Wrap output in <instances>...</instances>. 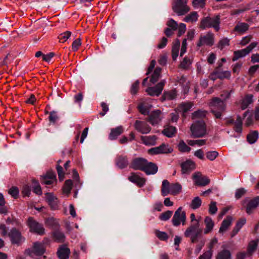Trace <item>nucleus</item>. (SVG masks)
<instances>
[{
    "instance_id": "nucleus-1",
    "label": "nucleus",
    "mask_w": 259,
    "mask_h": 259,
    "mask_svg": "<svg viewBox=\"0 0 259 259\" xmlns=\"http://www.w3.org/2000/svg\"><path fill=\"white\" fill-rule=\"evenodd\" d=\"M221 16L220 15L213 17H205L203 18L200 22L199 28L202 30L212 28L218 32L220 29Z\"/></svg>"
},
{
    "instance_id": "nucleus-2",
    "label": "nucleus",
    "mask_w": 259,
    "mask_h": 259,
    "mask_svg": "<svg viewBox=\"0 0 259 259\" xmlns=\"http://www.w3.org/2000/svg\"><path fill=\"white\" fill-rule=\"evenodd\" d=\"M190 131L191 137L194 138H199L205 136L207 134L205 122L202 120L194 122L191 125Z\"/></svg>"
},
{
    "instance_id": "nucleus-3",
    "label": "nucleus",
    "mask_w": 259,
    "mask_h": 259,
    "mask_svg": "<svg viewBox=\"0 0 259 259\" xmlns=\"http://www.w3.org/2000/svg\"><path fill=\"white\" fill-rule=\"evenodd\" d=\"M199 226L200 224L198 223H196V224H191L184 233L185 236L190 238L191 242L193 243H197L198 241V238L202 235V229Z\"/></svg>"
},
{
    "instance_id": "nucleus-4",
    "label": "nucleus",
    "mask_w": 259,
    "mask_h": 259,
    "mask_svg": "<svg viewBox=\"0 0 259 259\" xmlns=\"http://www.w3.org/2000/svg\"><path fill=\"white\" fill-rule=\"evenodd\" d=\"M211 111L216 118H221L222 113L225 110V103L220 98L215 97L211 99L210 103Z\"/></svg>"
},
{
    "instance_id": "nucleus-5",
    "label": "nucleus",
    "mask_w": 259,
    "mask_h": 259,
    "mask_svg": "<svg viewBox=\"0 0 259 259\" xmlns=\"http://www.w3.org/2000/svg\"><path fill=\"white\" fill-rule=\"evenodd\" d=\"M188 0H176L172 5V10L178 15H184L190 11L187 6Z\"/></svg>"
},
{
    "instance_id": "nucleus-6",
    "label": "nucleus",
    "mask_w": 259,
    "mask_h": 259,
    "mask_svg": "<svg viewBox=\"0 0 259 259\" xmlns=\"http://www.w3.org/2000/svg\"><path fill=\"white\" fill-rule=\"evenodd\" d=\"M182 207H180L175 212L172 218V225L175 227L179 226L181 224L183 226L186 224V215Z\"/></svg>"
},
{
    "instance_id": "nucleus-7",
    "label": "nucleus",
    "mask_w": 259,
    "mask_h": 259,
    "mask_svg": "<svg viewBox=\"0 0 259 259\" xmlns=\"http://www.w3.org/2000/svg\"><path fill=\"white\" fill-rule=\"evenodd\" d=\"M214 34L211 32H208L205 35H200L197 46L199 48L203 46L211 47L214 45Z\"/></svg>"
},
{
    "instance_id": "nucleus-8",
    "label": "nucleus",
    "mask_w": 259,
    "mask_h": 259,
    "mask_svg": "<svg viewBox=\"0 0 259 259\" xmlns=\"http://www.w3.org/2000/svg\"><path fill=\"white\" fill-rule=\"evenodd\" d=\"M257 44L258 43L257 42H252L246 48L234 51L233 53L232 61H236L238 59L245 57L247 54H248L255 47H256Z\"/></svg>"
},
{
    "instance_id": "nucleus-9",
    "label": "nucleus",
    "mask_w": 259,
    "mask_h": 259,
    "mask_svg": "<svg viewBox=\"0 0 259 259\" xmlns=\"http://www.w3.org/2000/svg\"><path fill=\"white\" fill-rule=\"evenodd\" d=\"M242 205H246V211L248 214H250L252 209L255 208L259 204V197L256 196L253 199L249 198H245L242 202Z\"/></svg>"
},
{
    "instance_id": "nucleus-10",
    "label": "nucleus",
    "mask_w": 259,
    "mask_h": 259,
    "mask_svg": "<svg viewBox=\"0 0 259 259\" xmlns=\"http://www.w3.org/2000/svg\"><path fill=\"white\" fill-rule=\"evenodd\" d=\"M8 235L13 244H16L19 245L24 241V238L21 235V233L15 228L11 229L9 232Z\"/></svg>"
},
{
    "instance_id": "nucleus-11",
    "label": "nucleus",
    "mask_w": 259,
    "mask_h": 259,
    "mask_svg": "<svg viewBox=\"0 0 259 259\" xmlns=\"http://www.w3.org/2000/svg\"><path fill=\"white\" fill-rule=\"evenodd\" d=\"M28 225L31 232H35L39 235H43L44 234L45 229L42 225L37 223L33 218H29Z\"/></svg>"
},
{
    "instance_id": "nucleus-12",
    "label": "nucleus",
    "mask_w": 259,
    "mask_h": 259,
    "mask_svg": "<svg viewBox=\"0 0 259 259\" xmlns=\"http://www.w3.org/2000/svg\"><path fill=\"white\" fill-rule=\"evenodd\" d=\"M165 82V80H162L158 83L155 86L153 87H148L146 89V92L150 96H158L161 93Z\"/></svg>"
},
{
    "instance_id": "nucleus-13",
    "label": "nucleus",
    "mask_w": 259,
    "mask_h": 259,
    "mask_svg": "<svg viewBox=\"0 0 259 259\" xmlns=\"http://www.w3.org/2000/svg\"><path fill=\"white\" fill-rule=\"evenodd\" d=\"M161 112L159 110L152 111L148 116L147 120L152 125L158 124L162 119Z\"/></svg>"
},
{
    "instance_id": "nucleus-14",
    "label": "nucleus",
    "mask_w": 259,
    "mask_h": 259,
    "mask_svg": "<svg viewBox=\"0 0 259 259\" xmlns=\"http://www.w3.org/2000/svg\"><path fill=\"white\" fill-rule=\"evenodd\" d=\"M135 128L142 134L149 133L151 130V127L145 122L136 120L134 124Z\"/></svg>"
},
{
    "instance_id": "nucleus-15",
    "label": "nucleus",
    "mask_w": 259,
    "mask_h": 259,
    "mask_svg": "<svg viewBox=\"0 0 259 259\" xmlns=\"http://www.w3.org/2000/svg\"><path fill=\"white\" fill-rule=\"evenodd\" d=\"M26 251L31 256H33L34 255H40L44 253L45 248L43 244L38 242H35L34 243L32 249H28Z\"/></svg>"
},
{
    "instance_id": "nucleus-16",
    "label": "nucleus",
    "mask_w": 259,
    "mask_h": 259,
    "mask_svg": "<svg viewBox=\"0 0 259 259\" xmlns=\"http://www.w3.org/2000/svg\"><path fill=\"white\" fill-rule=\"evenodd\" d=\"M253 95L247 94L239 102H236V105H239L241 110H245L253 102Z\"/></svg>"
},
{
    "instance_id": "nucleus-17",
    "label": "nucleus",
    "mask_w": 259,
    "mask_h": 259,
    "mask_svg": "<svg viewBox=\"0 0 259 259\" xmlns=\"http://www.w3.org/2000/svg\"><path fill=\"white\" fill-rule=\"evenodd\" d=\"M128 179L130 182L136 184L140 188L145 185L146 181L145 178L141 177L138 174L135 172H132Z\"/></svg>"
},
{
    "instance_id": "nucleus-18",
    "label": "nucleus",
    "mask_w": 259,
    "mask_h": 259,
    "mask_svg": "<svg viewBox=\"0 0 259 259\" xmlns=\"http://www.w3.org/2000/svg\"><path fill=\"white\" fill-rule=\"evenodd\" d=\"M56 181V175L52 170H49L46 174L41 178V183L47 185H50Z\"/></svg>"
},
{
    "instance_id": "nucleus-19",
    "label": "nucleus",
    "mask_w": 259,
    "mask_h": 259,
    "mask_svg": "<svg viewBox=\"0 0 259 259\" xmlns=\"http://www.w3.org/2000/svg\"><path fill=\"white\" fill-rule=\"evenodd\" d=\"M147 160L143 158H136L132 161L130 167L135 170L143 171Z\"/></svg>"
},
{
    "instance_id": "nucleus-20",
    "label": "nucleus",
    "mask_w": 259,
    "mask_h": 259,
    "mask_svg": "<svg viewBox=\"0 0 259 259\" xmlns=\"http://www.w3.org/2000/svg\"><path fill=\"white\" fill-rule=\"evenodd\" d=\"M46 200L52 209L56 210L58 209V200L53 194L47 193L46 194Z\"/></svg>"
},
{
    "instance_id": "nucleus-21",
    "label": "nucleus",
    "mask_w": 259,
    "mask_h": 259,
    "mask_svg": "<svg viewBox=\"0 0 259 259\" xmlns=\"http://www.w3.org/2000/svg\"><path fill=\"white\" fill-rule=\"evenodd\" d=\"M193 105L194 104L191 102H183L178 106L177 110L182 113V116L184 117H186V113L190 111Z\"/></svg>"
},
{
    "instance_id": "nucleus-22",
    "label": "nucleus",
    "mask_w": 259,
    "mask_h": 259,
    "mask_svg": "<svg viewBox=\"0 0 259 259\" xmlns=\"http://www.w3.org/2000/svg\"><path fill=\"white\" fill-rule=\"evenodd\" d=\"M158 171L157 165L153 162L146 161L144 168L143 170L146 175H154Z\"/></svg>"
},
{
    "instance_id": "nucleus-23",
    "label": "nucleus",
    "mask_w": 259,
    "mask_h": 259,
    "mask_svg": "<svg viewBox=\"0 0 259 259\" xmlns=\"http://www.w3.org/2000/svg\"><path fill=\"white\" fill-rule=\"evenodd\" d=\"M195 184L198 186H205L208 184L210 180L206 177L202 176L200 173H196L193 176Z\"/></svg>"
},
{
    "instance_id": "nucleus-24",
    "label": "nucleus",
    "mask_w": 259,
    "mask_h": 259,
    "mask_svg": "<svg viewBox=\"0 0 259 259\" xmlns=\"http://www.w3.org/2000/svg\"><path fill=\"white\" fill-rule=\"evenodd\" d=\"M181 166L182 173L188 174L195 168V164L192 161L188 160L182 163Z\"/></svg>"
},
{
    "instance_id": "nucleus-25",
    "label": "nucleus",
    "mask_w": 259,
    "mask_h": 259,
    "mask_svg": "<svg viewBox=\"0 0 259 259\" xmlns=\"http://www.w3.org/2000/svg\"><path fill=\"white\" fill-rule=\"evenodd\" d=\"M151 105L146 101H141L137 106L139 111L143 115H148Z\"/></svg>"
},
{
    "instance_id": "nucleus-26",
    "label": "nucleus",
    "mask_w": 259,
    "mask_h": 259,
    "mask_svg": "<svg viewBox=\"0 0 259 259\" xmlns=\"http://www.w3.org/2000/svg\"><path fill=\"white\" fill-rule=\"evenodd\" d=\"M242 119L240 115H238L233 123V130L239 135H240L242 132Z\"/></svg>"
},
{
    "instance_id": "nucleus-27",
    "label": "nucleus",
    "mask_w": 259,
    "mask_h": 259,
    "mask_svg": "<svg viewBox=\"0 0 259 259\" xmlns=\"http://www.w3.org/2000/svg\"><path fill=\"white\" fill-rule=\"evenodd\" d=\"M233 220V218L231 216L228 215L222 223L221 226L219 229V232L223 233L226 232L229 227L231 225Z\"/></svg>"
},
{
    "instance_id": "nucleus-28",
    "label": "nucleus",
    "mask_w": 259,
    "mask_h": 259,
    "mask_svg": "<svg viewBox=\"0 0 259 259\" xmlns=\"http://www.w3.org/2000/svg\"><path fill=\"white\" fill-rule=\"evenodd\" d=\"M245 223L246 219L245 218H241L238 220L235 226L230 234L231 238L235 236L238 233V232L239 231L242 226L245 224Z\"/></svg>"
},
{
    "instance_id": "nucleus-29",
    "label": "nucleus",
    "mask_w": 259,
    "mask_h": 259,
    "mask_svg": "<svg viewBox=\"0 0 259 259\" xmlns=\"http://www.w3.org/2000/svg\"><path fill=\"white\" fill-rule=\"evenodd\" d=\"M258 245V241L257 240H252L250 241L247 245V249L245 252L247 253L248 255L252 257V254L255 251Z\"/></svg>"
},
{
    "instance_id": "nucleus-30",
    "label": "nucleus",
    "mask_w": 259,
    "mask_h": 259,
    "mask_svg": "<svg viewBox=\"0 0 259 259\" xmlns=\"http://www.w3.org/2000/svg\"><path fill=\"white\" fill-rule=\"evenodd\" d=\"M177 131V128L175 126L167 125L164 127L162 133L167 137L171 138L175 136Z\"/></svg>"
},
{
    "instance_id": "nucleus-31",
    "label": "nucleus",
    "mask_w": 259,
    "mask_h": 259,
    "mask_svg": "<svg viewBox=\"0 0 259 259\" xmlns=\"http://www.w3.org/2000/svg\"><path fill=\"white\" fill-rule=\"evenodd\" d=\"M171 184L167 180L162 181L161 187V193L163 196H167L170 193Z\"/></svg>"
},
{
    "instance_id": "nucleus-32",
    "label": "nucleus",
    "mask_w": 259,
    "mask_h": 259,
    "mask_svg": "<svg viewBox=\"0 0 259 259\" xmlns=\"http://www.w3.org/2000/svg\"><path fill=\"white\" fill-rule=\"evenodd\" d=\"M141 139L143 143L146 145H154L156 143L157 138L155 135L141 136Z\"/></svg>"
},
{
    "instance_id": "nucleus-33",
    "label": "nucleus",
    "mask_w": 259,
    "mask_h": 259,
    "mask_svg": "<svg viewBox=\"0 0 259 259\" xmlns=\"http://www.w3.org/2000/svg\"><path fill=\"white\" fill-rule=\"evenodd\" d=\"M205 229H204V234H207L211 232L214 227V222L209 217H206L204 219Z\"/></svg>"
},
{
    "instance_id": "nucleus-34",
    "label": "nucleus",
    "mask_w": 259,
    "mask_h": 259,
    "mask_svg": "<svg viewBox=\"0 0 259 259\" xmlns=\"http://www.w3.org/2000/svg\"><path fill=\"white\" fill-rule=\"evenodd\" d=\"M46 223L47 226L51 228L54 231L58 230L59 228L58 221L53 218L48 219Z\"/></svg>"
},
{
    "instance_id": "nucleus-35",
    "label": "nucleus",
    "mask_w": 259,
    "mask_h": 259,
    "mask_svg": "<svg viewBox=\"0 0 259 259\" xmlns=\"http://www.w3.org/2000/svg\"><path fill=\"white\" fill-rule=\"evenodd\" d=\"M123 132V127L121 126L112 128L109 135V139L111 140L116 139Z\"/></svg>"
},
{
    "instance_id": "nucleus-36",
    "label": "nucleus",
    "mask_w": 259,
    "mask_h": 259,
    "mask_svg": "<svg viewBox=\"0 0 259 259\" xmlns=\"http://www.w3.org/2000/svg\"><path fill=\"white\" fill-rule=\"evenodd\" d=\"M177 91L175 89L168 92H165L161 97L162 101L171 100L175 99L177 97Z\"/></svg>"
},
{
    "instance_id": "nucleus-37",
    "label": "nucleus",
    "mask_w": 259,
    "mask_h": 259,
    "mask_svg": "<svg viewBox=\"0 0 259 259\" xmlns=\"http://www.w3.org/2000/svg\"><path fill=\"white\" fill-rule=\"evenodd\" d=\"M249 26L245 23H239L234 28L233 31L242 34L248 29Z\"/></svg>"
},
{
    "instance_id": "nucleus-38",
    "label": "nucleus",
    "mask_w": 259,
    "mask_h": 259,
    "mask_svg": "<svg viewBox=\"0 0 259 259\" xmlns=\"http://www.w3.org/2000/svg\"><path fill=\"white\" fill-rule=\"evenodd\" d=\"M128 162L126 156H119L116 159V164L120 168L127 166Z\"/></svg>"
},
{
    "instance_id": "nucleus-39",
    "label": "nucleus",
    "mask_w": 259,
    "mask_h": 259,
    "mask_svg": "<svg viewBox=\"0 0 259 259\" xmlns=\"http://www.w3.org/2000/svg\"><path fill=\"white\" fill-rule=\"evenodd\" d=\"M258 137V133L256 131L250 132L246 137L247 141L249 144L254 143L257 140Z\"/></svg>"
},
{
    "instance_id": "nucleus-40",
    "label": "nucleus",
    "mask_w": 259,
    "mask_h": 259,
    "mask_svg": "<svg viewBox=\"0 0 259 259\" xmlns=\"http://www.w3.org/2000/svg\"><path fill=\"white\" fill-rule=\"evenodd\" d=\"M182 188V186L179 183H171L169 194L173 195H177L181 193Z\"/></svg>"
},
{
    "instance_id": "nucleus-41",
    "label": "nucleus",
    "mask_w": 259,
    "mask_h": 259,
    "mask_svg": "<svg viewBox=\"0 0 259 259\" xmlns=\"http://www.w3.org/2000/svg\"><path fill=\"white\" fill-rule=\"evenodd\" d=\"M180 46V41L179 40L177 39L174 44L172 47V58L173 60H176L178 56L179 48Z\"/></svg>"
},
{
    "instance_id": "nucleus-42",
    "label": "nucleus",
    "mask_w": 259,
    "mask_h": 259,
    "mask_svg": "<svg viewBox=\"0 0 259 259\" xmlns=\"http://www.w3.org/2000/svg\"><path fill=\"white\" fill-rule=\"evenodd\" d=\"M161 71V69L160 67H156L154 69L150 79V81L152 83L154 84L157 81L160 76Z\"/></svg>"
},
{
    "instance_id": "nucleus-43",
    "label": "nucleus",
    "mask_w": 259,
    "mask_h": 259,
    "mask_svg": "<svg viewBox=\"0 0 259 259\" xmlns=\"http://www.w3.org/2000/svg\"><path fill=\"white\" fill-rule=\"evenodd\" d=\"M199 15L196 12H192L187 15L184 19V21L186 22H194L198 20Z\"/></svg>"
},
{
    "instance_id": "nucleus-44",
    "label": "nucleus",
    "mask_w": 259,
    "mask_h": 259,
    "mask_svg": "<svg viewBox=\"0 0 259 259\" xmlns=\"http://www.w3.org/2000/svg\"><path fill=\"white\" fill-rule=\"evenodd\" d=\"M207 113V112L205 110H198L192 113V119H203L206 117Z\"/></svg>"
},
{
    "instance_id": "nucleus-45",
    "label": "nucleus",
    "mask_w": 259,
    "mask_h": 259,
    "mask_svg": "<svg viewBox=\"0 0 259 259\" xmlns=\"http://www.w3.org/2000/svg\"><path fill=\"white\" fill-rule=\"evenodd\" d=\"M160 154H168L172 152L173 149L168 144H162L158 146Z\"/></svg>"
},
{
    "instance_id": "nucleus-46",
    "label": "nucleus",
    "mask_w": 259,
    "mask_h": 259,
    "mask_svg": "<svg viewBox=\"0 0 259 259\" xmlns=\"http://www.w3.org/2000/svg\"><path fill=\"white\" fill-rule=\"evenodd\" d=\"M231 254L229 250L224 249L219 252L216 259H231Z\"/></svg>"
},
{
    "instance_id": "nucleus-47",
    "label": "nucleus",
    "mask_w": 259,
    "mask_h": 259,
    "mask_svg": "<svg viewBox=\"0 0 259 259\" xmlns=\"http://www.w3.org/2000/svg\"><path fill=\"white\" fill-rule=\"evenodd\" d=\"M6 201L3 195L0 193V213L6 214L8 212V208L5 205Z\"/></svg>"
},
{
    "instance_id": "nucleus-48",
    "label": "nucleus",
    "mask_w": 259,
    "mask_h": 259,
    "mask_svg": "<svg viewBox=\"0 0 259 259\" xmlns=\"http://www.w3.org/2000/svg\"><path fill=\"white\" fill-rule=\"evenodd\" d=\"M192 64V60L188 57H185L183 60L181 62L179 67L180 68L187 70L188 69Z\"/></svg>"
},
{
    "instance_id": "nucleus-49",
    "label": "nucleus",
    "mask_w": 259,
    "mask_h": 259,
    "mask_svg": "<svg viewBox=\"0 0 259 259\" xmlns=\"http://www.w3.org/2000/svg\"><path fill=\"white\" fill-rule=\"evenodd\" d=\"M230 45V39L227 37H224L219 40L218 44V48L221 50H223L225 48Z\"/></svg>"
},
{
    "instance_id": "nucleus-50",
    "label": "nucleus",
    "mask_w": 259,
    "mask_h": 259,
    "mask_svg": "<svg viewBox=\"0 0 259 259\" xmlns=\"http://www.w3.org/2000/svg\"><path fill=\"white\" fill-rule=\"evenodd\" d=\"M178 150L181 152H189L191 148L189 147L184 141H181L178 145Z\"/></svg>"
},
{
    "instance_id": "nucleus-51",
    "label": "nucleus",
    "mask_w": 259,
    "mask_h": 259,
    "mask_svg": "<svg viewBox=\"0 0 259 259\" xmlns=\"http://www.w3.org/2000/svg\"><path fill=\"white\" fill-rule=\"evenodd\" d=\"M53 239L58 242H62L64 239V235L58 230L55 231L53 233Z\"/></svg>"
},
{
    "instance_id": "nucleus-52",
    "label": "nucleus",
    "mask_w": 259,
    "mask_h": 259,
    "mask_svg": "<svg viewBox=\"0 0 259 259\" xmlns=\"http://www.w3.org/2000/svg\"><path fill=\"white\" fill-rule=\"evenodd\" d=\"M215 74L217 75V77L221 79L224 78H229L231 76V73L229 71H215Z\"/></svg>"
},
{
    "instance_id": "nucleus-53",
    "label": "nucleus",
    "mask_w": 259,
    "mask_h": 259,
    "mask_svg": "<svg viewBox=\"0 0 259 259\" xmlns=\"http://www.w3.org/2000/svg\"><path fill=\"white\" fill-rule=\"evenodd\" d=\"M178 81L180 84L184 87L185 92H188L189 90V84L187 82L186 78L184 76H181L178 80Z\"/></svg>"
},
{
    "instance_id": "nucleus-54",
    "label": "nucleus",
    "mask_w": 259,
    "mask_h": 259,
    "mask_svg": "<svg viewBox=\"0 0 259 259\" xmlns=\"http://www.w3.org/2000/svg\"><path fill=\"white\" fill-rule=\"evenodd\" d=\"M172 214V211L170 210H167L162 213H161L159 218L160 220L163 221H166L168 220L171 217Z\"/></svg>"
},
{
    "instance_id": "nucleus-55",
    "label": "nucleus",
    "mask_w": 259,
    "mask_h": 259,
    "mask_svg": "<svg viewBox=\"0 0 259 259\" xmlns=\"http://www.w3.org/2000/svg\"><path fill=\"white\" fill-rule=\"evenodd\" d=\"M201 203L202 201L200 198L198 197H196L192 201L191 207L194 209H197L201 206Z\"/></svg>"
},
{
    "instance_id": "nucleus-56",
    "label": "nucleus",
    "mask_w": 259,
    "mask_h": 259,
    "mask_svg": "<svg viewBox=\"0 0 259 259\" xmlns=\"http://www.w3.org/2000/svg\"><path fill=\"white\" fill-rule=\"evenodd\" d=\"M32 185L34 188V192L38 195H41L42 191L38 182L35 180H33Z\"/></svg>"
},
{
    "instance_id": "nucleus-57",
    "label": "nucleus",
    "mask_w": 259,
    "mask_h": 259,
    "mask_svg": "<svg viewBox=\"0 0 259 259\" xmlns=\"http://www.w3.org/2000/svg\"><path fill=\"white\" fill-rule=\"evenodd\" d=\"M155 235L161 240H166L168 236L167 234L164 232H161L159 230H156L155 231Z\"/></svg>"
},
{
    "instance_id": "nucleus-58",
    "label": "nucleus",
    "mask_w": 259,
    "mask_h": 259,
    "mask_svg": "<svg viewBox=\"0 0 259 259\" xmlns=\"http://www.w3.org/2000/svg\"><path fill=\"white\" fill-rule=\"evenodd\" d=\"M140 81L137 80L131 86L130 92L132 95H136L139 89Z\"/></svg>"
},
{
    "instance_id": "nucleus-59",
    "label": "nucleus",
    "mask_w": 259,
    "mask_h": 259,
    "mask_svg": "<svg viewBox=\"0 0 259 259\" xmlns=\"http://www.w3.org/2000/svg\"><path fill=\"white\" fill-rule=\"evenodd\" d=\"M251 258L245 251H241L236 253L235 259H251Z\"/></svg>"
},
{
    "instance_id": "nucleus-60",
    "label": "nucleus",
    "mask_w": 259,
    "mask_h": 259,
    "mask_svg": "<svg viewBox=\"0 0 259 259\" xmlns=\"http://www.w3.org/2000/svg\"><path fill=\"white\" fill-rule=\"evenodd\" d=\"M57 254L59 259H65V244L60 245Z\"/></svg>"
},
{
    "instance_id": "nucleus-61",
    "label": "nucleus",
    "mask_w": 259,
    "mask_h": 259,
    "mask_svg": "<svg viewBox=\"0 0 259 259\" xmlns=\"http://www.w3.org/2000/svg\"><path fill=\"white\" fill-rule=\"evenodd\" d=\"M218 155V152L215 151H208L206 153L207 158L211 161L214 160Z\"/></svg>"
},
{
    "instance_id": "nucleus-62",
    "label": "nucleus",
    "mask_w": 259,
    "mask_h": 259,
    "mask_svg": "<svg viewBox=\"0 0 259 259\" xmlns=\"http://www.w3.org/2000/svg\"><path fill=\"white\" fill-rule=\"evenodd\" d=\"M59 119V116L57 112L55 111L49 113V120L50 122L55 123Z\"/></svg>"
},
{
    "instance_id": "nucleus-63",
    "label": "nucleus",
    "mask_w": 259,
    "mask_h": 259,
    "mask_svg": "<svg viewBox=\"0 0 259 259\" xmlns=\"http://www.w3.org/2000/svg\"><path fill=\"white\" fill-rule=\"evenodd\" d=\"M167 25L169 28L171 29L174 31L177 30L178 24L174 20L171 19L168 20L167 22Z\"/></svg>"
},
{
    "instance_id": "nucleus-64",
    "label": "nucleus",
    "mask_w": 259,
    "mask_h": 259,
    "mask_svg": "<svg viewBox=\"0 0 259 259\" xmlns=\"http://www.w3.org/2000/svg\"><path fill=\"white\" fill-rule=\"evenodd\" d=\"M212 250L205 251L199 257V259H211L212 254Z\"/></svg>"
}]
</instances>
